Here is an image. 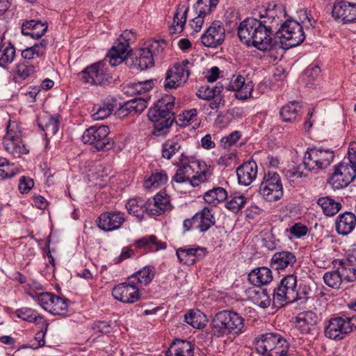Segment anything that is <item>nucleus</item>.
Instances as JSON below:
<instances>
[{
    "mask_svg": "<svg viewBox=\"0 0 356 356\" xmlns=\"http://www.w3.org/2000/svg\"><path fill=\"white\" fill-rule=\"evenodd\" d=\"M212 334L221 337L229 334H239L244 332V319L232 310L217 312L211 323Z\"/></svg>",
    "mask_w": 356,
    "mask_h": 356,
    "instance_id": "obj_2",
    "label": "nucleus"
},
{
    "mask_svg": "<svg viewBox=\"0 0 356 356\" xmlns=\"http://www.w3.org/2000/svg\"><path fill=\"white\" fill-rule=\"evenodd\" d=\"M113 102H116V100H113L112 102H103L101 104L94 105L92 109V117L94 120H104L108 117L114 108Z\"/></svg>",
    "mask_w": 356,
    "mask_h": 356,
    "instance_id": "obj_39",
    "label": "nucleus"
},
{
    "mask_svg": "<svg viewBox=\"0 0 356 356\" xmlns=\"http://www.w3.org/2000/svg\"><path fill=\"white\" fill-rule=\"evenodd\" d=\"M48 312L54 315H60L65 317L67 313L66 300L56 296V298H54Z\"/></svg>",
    "mask_w": 356,
    "mask_h": 356,
    "instance_id": "obj_59",
    "label": "nucleus"
},
{
    "mask_svg": "<svg viewBox=\"0 0 356 356\" xmlns=\"http://www.w3.org/2000/svg\"><path fill=\"white\" fill-rule=\"evenodd\" d=\"M16 316L28 323H33L35 326L49 327V323L36 310L30 307H21L15 311Z\"/></svg>",
    "mask_w": 356,
    "mask_h": 356,
    "instance_id": "obj_21",
    "label": "nucleus"
},
{
    "mask_svg": "<svg viewBox=\"0 0 356 356\" xmlns=\"http://www.w3.org/2000/svg\"><path fill=\"white\" fill-rule=\"evenodd\" d=\"M204 250L205 248L199 246L186 245L178 248L176 254L180 263L192 266L204 256Z\"/></svg>",
    "mask_w": 356,
    "mask_h": 356,
    "instance_id": "obj_17",
    "label": "nucleus"
},
{
    "mask_svg": "<svg viewBox=\"0 0 356 356\" xmlns=\"http://www.w3.org/2000/svg\"><path fill=\"white\" fill-rule=\"evenodd\" d=\"M332 16L334 20L343 24L356 22V2L350 3L345 0H336L332 9Z\"/></svg>",
    "mask_w": 356,
    "mask_h": 356,
    "instance_id": "obj_11",
    "label": "nucleus"
},
{
    "mask_svg": "<svg viewBox=\"0 0 356 356\" xmlns=\"http://www.w3.org/2000/svg\"><path fill=\"white\" fill-rule=\"evenodd\" d=\"M291 298L289 295L282 290V288L278 284L276 288L274 289L273 293V303L278 307H282L286 304L290 303Z\"/></svg>",
    "mask_w": 356,
    "mask_h": 356,
    "instance_id": "obj_60",
    "label": "nucleus"
},
{
    "mask_svg": "<svg viewBox=\"0 0 356 356\" xmlns=\"http://www.w3.org/2000/svg\"><path fill=\"white\" fill-rule=\"evenodd\" d=\"M259 193L268 202H275L280 200L284 194L280 175L271 170L265 172L259 185Z\"/></svg>",
    "mask_w": 356,
    "mask_h": 356,
    "instance_id": "obj_6",
    "label": "nucleus"
},
{
    "mask_svg": "<svg viewBox=\"0 0 356 356\" xmlns=\"http://www.w3.org/2000/svg\"><path fill=\"white\" fill-rule=\"evenodd\" d=\"M250 298L254 302L261 308H267L270 305V298L267 289L261 287L250 288L248 289Z\"/></svg>",
    "mask_w": 356,
    "mask_h": 356,
    "instance_id": "obj_36",
    "label": "nucleus"
},
{
    "mask_svg": "<svg viewBox=\"0 0 356 356\" xmlns=\"http://www.w3.org/2000/svg\"><path fill=\"white\" fill-rule=\"evenodd\" d=\"M147 205L149 216H160L171 209L169 196L161 193H158L152 199H149Z\"/></svg>",
    "mask_w": 356,
    "mask_h": 356,
    "instance_id": "obj_23",
    "label": "nucleus"
},
{
    "mask_svg": "<svg viewBox=\"0 0 356 356\" xmlns=\"http://www.w3.org/2000/svg\"><path fill=\"white\" fill-rule=\"evenodd\" d=\"M238 183L248 186L256 179L257 175V164L254 161L244 162L236 169Z\"/></svg>",
    "mask_w": 356,
    "mask_h": 356,
    "instance_id": "obj_19",
    "label": "nucleus"
},
{
    "mask_svg": "<svg viewBox=\"0 0 356 356\" xmlns=\"http://www.w3.org/2000/svg\"><path fill=\"white\" fill-rule=\"evenodd\" d=\"M2 144L4 149L15 158L29 152L23 140L22 131L15 122H8Z\"/></svg>",
    "mask_w": 356,
    "mask_h": 356,
    "instance_id": "obj_3",
    "label": "nucleus"
},
{
    "mask_svg": "<svg viewBox=\"0 0 356 356\" xmlns=\"http://www.w3.org/2000/svg\"><path fill=\"white\" fill-rule=\"evenodd\" d=\"M286 231L289 232L293 237L300 238L307 234L308 228L305 225L301 222H296L289 229H286Z\"/></svg>",
    "mask_w": 356,
    "mask_h": 356,
    "instance_id": "obj_64",
    "label": "nucleus"
},
{
    "mask_svg": "<svg viewBox=\"0 0 356 356\" xmlns=\"http://www.w3.org/2000/svg\"><path fill=\"white\" fill-rule=\"evenodd\" d=\"M181 150V144L179 140H168L162 145V156L170 160L176 154H181L182 152Z\"/></svg>",
    "mask_w": 356,
    "mask_h": 356,
    "instance_id": "obj_43",
    "label": "nucleus"
},
{
    "mask_svg": "<svg viewBox=\"0 0 356 356\" xmlns=\"http://www.w3.org/2000/svg\"><path fill=\"white\" fill-rule=\"evenodd\" d=\"M270 356H289L293 354L290 343L280 334V339L274 345Z\"/></svg>",
    "mask_w": 356,
    "mask_h": 356,
    "instance_id": "obj_46",
    "label": "nucleus"
},
{
    "mask_svg": "<svg viewBox=\"0 0 356 356\" xmlns=\"http://www.w3.org/2000/svg\"><path fill=\"white\" fill-rule=\"evenodd\" d=\"M319 318L313 311L300 312L296 317V327L302 333L308 334L318 324Z\"/></svg>",
    "mask_w": 356,
    "mask_h": 356,
    "instance_id": "obj_22",
    "label": "nucleus"
},
{
    "mask_svg": "<svg viewBox=\"0 0 356 356\" xmlns=\"http://www.w3.org/2000/svg\"><path fill=\"white\" fill-rule=\"evenodd\" d=\"M47 45L46 40H42L39 43L35 44L31 47H28L22 51V56L24 59L31 60L34 58V56H42L44 54Z\"/></svg>",
    "mask_w": 356,
    "mask_h": 356,
    "instance_id": "obj_51",
    "label": "nucleus"
},
{
    "mask_svg": "<svg viewBox=\"0 0 356 356\" xmlns=\"http://www.w3.org/2000/svg\"><path fill=\"white\" fill-rule=\"evenodd\" d=\"M270 356H289L293 354L290 343L280 334V339L274 345Z\"/></svg>",
    "mask_w": 356,
    "mask_h": 356,
    "instance_id": "obj_47",
    "label": "nucleus"
},
{
    "mask_svg": "<svg viewBox=\"0 0 356 356\" xmlns=\"http://www.w3.org/2000/svg\"><path fill=\"white\" fill-rule=\"evenodd\" d=\"M82 79L92 85H105L111 76L108 72L106 60L99 61L88 66L82 71Z\"/></svg>",
    "mask_w": 356,
    "mask_h": 356,
    "instance_id": "obj_10",
    "label": "nucleus"
},
{
    "mask_svg": "<svg viewBox=\"0 0 356 356\" xmlns=\"http://www.w3.org/2000/svg\"><path fill=\"white\" fill-rule=\"evenodd\" d=\"M136 247L147 252H154L166 249L167 245L165 242L159 240L156 236L150 235L137 240Z\"/></svg>",
    "mask_w": 356,
    "mask_h": 356,
    "instance_id": "obj_29",
    "label": "nucleus"
},
{
    "mask_svg": "<svg viewBox=\"0 0 356 356\" xmlns=\"http://www.w3.org/2000/svg\"><path fill=\"white\" fill-rule=\"evenodd\" d=\"M334 153L329 148H310L305 154L302 164L309 171L318 173L327 168L333 161Z\"/></svg>",
    "mask_w": 356,
    "mask_h": 356,
    "instance_id": "obj_4",
    "label": "nucleus"
},
{
    "mask_svg": "<svg viewBox=\"0 0 356 356\" xmlns=\"http://www.w3.org/2000/svg\"><path fill=\"white\" fill-rule=\"evenodd\" d=\"M193 66V63L185 59L180 63H175L173 67L170 69V74L176 76L180 81L179 83H185L190 76L191 68Z\"/></svg>",
    "mask_w": 356,
    "mask_h": 356,
    "instance_id": "obj_34",
    "label": "nucleus"
},
{
    "mask_svg": "<svg viewBox=\"0 0 356 356\" xmlns=\"http://www.w3.org/2000/svg\"><path fill=\"white\" fill-rule=\"evenodd\" d=\"M135 40L134 33L131 31H124L118 38L106 57L111 66H117L124 60L128 61V56L131 51L129 42Z\"/></svg>",
    "mask_w": 356,
    "mask_h": 356,
    "instance_id": "obj_8",
    "label": "nucleus"
},
{
    "mask_svg": "<svg viewBox=\"0 0 356 356\" xmlns=\"http://www.w3.org/2000/svg\"><path fill=\"white\" fill-rule=\"evenodd\" d=\"M276 35L281 40L282 44L290 48L300 45L305 39L302 25L292 19H288L283 23Z\"/></svg>",
    "mask_w": 356,
    "mask_h": 356,
    "instance_id": "obj_7",
    "label": "nucleus"
},
{
    "mask_svg": "<svg viewBox=\"0 0 356 356\" xmlns=\"http://www.w3.org/2000/svg\"><path fill=\"white\" fill-rule=\"evenodd\" d=\"M112 295L115 299L128 304L136 302L140 298L138 286L131 282H123L114 286Z\"/></svg>",
    "mask_w": 356,
    "mask_h": 356,
    "instance_id": "obj_14",
    "label": "nucleus"
},
{
    "mask_svg": "<svg viewBox=\"0 0 356 356\" xmlns=\"http://www.w3.org/2000/svg\"><path fill=\"white\" fill-rule=\"evenodd\" d=\"M179 164L184 165V169H185V175H186V178L188 179V181H189L191 184V179H194L195 176L194 170H198L200 166V161H190L188 156H186L184 152H181V156H179Z\"/></svg>",
    "mask_w": 356,
    "mask_h": 356,
    "instance_id": "obj_52",
    "label": "nucleus"
},
{
    "mask_svg": "<svg viewBox=\"0 0 356 356\" xmlns=\"http://www.w3.org/2000/svg\"><path fill=\"white\" fill-rule=\"evenodd\" d=\"M219 0H197L195 8L200 15L209 14L218 3Z\"/></svg>",
    "mask_w": 356,
    "mask_h": 356,
    "instance_id": "obj_58",
    "label": "nucleus"
},
{
    "mask_svg": "<svg viewBox=\"0 0 356 356\" xmlns=\"http://www.w3.org/2000/svg\"><path fill=\"white\" fill-rule=\"evenodd\" d=\"M184 320L186 323L197 329L204 327L207 322L206 315L200 310H190L185 314Z\"/></svg>",
    "mask_w": 356,
    "mask_h": 356,
    "instance_id": "obj_38",
    "label": "nucleus"
},
{
    "mask_svg": "<svg viewBox=\"0 0 356 356\" xmlns=\"http://www.w3.org/2000/svg\"><path fill=\"white\" fill-rule=\"evenodd\" d=\"M323 278L325 284L334 289H339L344 281L340 267L337 270L326 272Z\"/></svg>",
    "mask_w": 356,
    "mask_h": 356,
    "instance_id": "obj_42",
    "label": "nucleus"
},
{
    "mask_svg": "<svg viewBox=\"0 0 356 356\" xmlns=\"http://www.w3.org/2000/svg\"><path fill=\"white\" fill-rule=\"evenodd\" d=\"M309 289L306 286H299L294 290L293 298L290 300V303L299 302L300 304L305 303L309 298Z\"/></svg>",
    "mask_w": 356,
    "mask_h": 356,
    "instance_id": "obj_63",
    "label": "nucleus"
},
{
    "mask_svg": "<svg viewBox=\"0 0 356 356\" xmlns=\"http://www.w3.org/2000/svg\"><path fill=\"white\" fill-rule=\"evenodd\" d=\"M126 209L129 214L135 216L138 220H141L144 218L145 213L149 215L147 202H144L139 198L130 199L126 204Z\"/></svg>",
    "mask_w": 356,
    "mask_h": 356,
    "instance_id": "obj_33",
    "label": "nucleus"
},
{
    "mask_svg": "<svg viewBox=\"0 0 356 356\" xmlns=\"http://www.w3.org/2000/svg\"><path fill=\"white\" fill-rule=\"evenodd\" d=\"M108 134V126L94 125L84 131L81 138L84 143L92 145L96 151H106L111 149L114 144Z\"/></svg>",
    "mask_w": 356,
    "mask_h": 356,
    "instance_id": "obj_5",
    "label": "nucleus"
},
{
    "mask_svg": "<svg viewBox=\"0 0 356 356\" xmlns=\"http://www.w3.org/2000/svg\"><path fill=\"white\" fill-rule=\"evenodd\" d=\"M223 89V85L219 82L212 87L208 85H204L200 87L196 95L200 99L209 100L218 96L222 92Z\"/></svg>",
    "mask_w": 356,
    "mask_h": 356,
    "instance_id": "obj_40",
    "label": "nucleus"
},
{
    "mask_svg": "<svg viewBox=\"0 0 356 356\" xmlns=\"http://www.w3.org/2000/svg\"><path fill=\"white\" fill-rule=\"evenodd\" d=\"M227 197V191L223 188L216 187L207 191L204 195V200L209 204L216 205L225 200Z\"/></svg>",
    "mask_w": 356,
    "mask_h": 356,
    "instance_id": "obj_44",
    "label": "nucleus"
},
{
    "mask_svg": "<svg viewBox=\"0 0 356 356\" xmlns=\"http://www.w3.org/2000/svg\"><path fill=\"white\" fill-rule=\"evenodd\" d=\"M15 57V48L10 43L0 46V66L6 67L11 63Z\"/></svg>",
    "mask_w": 356,
    "mask_h": 356,
    "instance_id": "obj_50",
    "label": "nucleus"
},
{
    "mask_svg": "<svg viewBox=\"0 0 356 356\" xmlns=\"http://www.w3.org/2000/svg\"><path fill=\"white\" fill-rule=\"evenodd\" d=\"M194 179H191V185L197 186L200 184L207 181L211 176V172L208 168L207 164L200 161L198 170H195Z\"/></svg>",
    "mask_w": 356,
    "mask_h": 356,
    "instance_id": "obj_55",
    "label": "nucleus"
},
{
    "mask_svg": "<svg viewBox=\"0 0 356 356\" xmlns=\"http://www.w3.org/2000/svg\"><path fill=\"white\" fill-rule=\"evenodd\" d=\"M47 28L46 22L35 19L26 20L22 23V33L38 39L44 35Z\"/></svg>",
    "mask_w": 356,
    "mask_h": 356,
    "instance_id": "obj_26",
    "label": "nucleus"
},
{
    "mask_svg": "<svg viewBox=\"0 0 356 356\" xmlns=\"http://www.w3.org/2000/svg\"><path fill=\"white\" fill-rule=\"evenodd\" d=\"M167 356H194V346L187 340L176 339L166 353Z\"/></svg>",
    "mask_w": 356,
    "mask_h": 356,
    "instance_id": "obj_27",
    "label": "nucleus"
},
{
    "mask_svg": "<svg viewBox=\"0 0 356 356\" xmlns=\"http://www.w3.org/2000/svg\"><path fill=\"white\" fill-rule=\"evenodd\" d=\"M356 225L355 215L349 211H346L338 216L335 227L337 232L343 236L348 235L351 233Z\"/></svg>",
    "mask_w": 356,
    "mask_h": 356,
    "instance_id": "obj_25",
    "label": "nucleus"
},
{
    "mask_svg": "<svg viewBox=\"0 0 356 356\" xmlns=\"http://www.w3.org/2000/svg\"><path fill=\"white\" fill-rule=\"evenodd\" d=\"M36 72V67L29 64L28 61L19 63L16 67L15 79L25 80Z\"/></svg>",
    "mask_w": 356,
    "mask_h": 356,
    "instance_id": "obj_54",
    "label": "nucleus"
},
{
    "mask_svg": "<svg viewBox=\"0 0 356 356\" xmlns=\"http://www.w3.org/2000/svg\"><path fill=\"white\" fill-rule=\"evenodd\" d=\"M279 285L282 288V290L286 293V295L293 298L294 290L297 287V279L294 275H288L283 277Z\"/></svg>",
    "mask_w": 356,
    "mask_h": 356,
    "instance_id": "obj_57",
    "label": "nucleus"
},
{
    "mask_svg": "<svg viewBox=\"0 0 356 356\" xmlns=\"http://www.w3.org/2000/svg\"><path fill=\"white\" fill-rule=\"evenodd\" d=\"M246 198L243 195H235L227 202L226 207L233 213H238L245 205Z\"/></svg>",
    "mask_w": 356,
    "mask_h": 356,
    "instance_id": "obj_61",
    "label": "nucleus"
},
{
    "mask_svg": "<svg viewBox=\"0 0 356 356\" xmlns=\"http://www.w3.org/2000/svg\"><path fill=\"white\" fill-rule=\"evenodd\" d=\"M296 262V257L289 251H281L275 253L270 261V266L275 270L280 271L288 268H292Z\"/></svg>",
    "mask_w": 356,
    "mask_h": 356,
    "instance_id": "obj_24",
    "label": "nucleus"
},
{
    "mask_svg": "<svg viewBox=\"0 0 356 356\" xmlns=\"http://www.w3.org/2000/svg\"><path fill=\"white\" fill-rule=\"evenodd\" d=\"M174 113L165 115L157 111V108H151L148 111V118L154 123V134H161L159 132L165 129L170 127L174 121Z\"/></svg>",
    "mask_w": 356,
    "mask_h": 356,
    "instance_id": "obj_20",
    "label": "nucleus"
},
{
    "mask_svg": "<svg viewBox=\"0 0 356 356\" xmlns=\"http://www.w3.org/2000/svg\"><path fill=\"white\" fill-rule=\"evenodd\" d=\"M270 356H289L293 354L290 343L280 334V339L274 345Z\"/></svg>",
    "mask_w": 356,
    "mask_h": 356,
    "instance_id": "obj_48",
    "label": "nucleus"
},
{
    "mask_svg": "<svg viewBox=\"0 0 356 356\" xmlns=\"http://www.w3.org/2000/svg\"><path fill=\"white\" fill-rule=\"evenodd\" d=\"M280 339V334L266 332L259 335L254 341L257 351L264 356H270L274 345Z\"/></svg>",
    "mask_w": 356,
    "mask_h": 356,
    "instance_id": "obj_18",
    "label": "nucleus"
},
{
    "mask_svg": "<svg viewBox=\"0 0 356 356\" xmlns=\"http://www.w3.org/2000/svg\"><path fill=\"white\" fill-rule=\"evenodd\" d=\"M167 181L168 175L166 172L163 170H161L160 172H153L152 175L145 180L144 186L146 188H156L165 185Z\"/></svg>",
    "mask_w": 356,
    "mask_h": 356,
    "instance_id": "obj_45",
    "label": "nucleus"
},
{
    "mask_svg": "<svg viewBox=\"0 0 356 356\" xmlns=\"http://www.w3.org/2000/svg\"><path fill=\"white\" fill-rule=\"evenodd\" d=\"M225 88L235 92L236 99L245 100L252 96L254 84L252 81H246L242 75H233Z\"/></svg>",
    "mask_w": 356,
    "mask_h": 356,
    "instance_id": "obj_13",
    "label": "nucleus"
},
{
    "mask_svg": "<svg viewBox=\"0 0 356 356\" xmlns=\"http://www.w3.org/2000/svg\"><path fill=\"white\" fill-rule=\"evenodd\" d=\"M175 98L170 95H165L161 99H158L154 106V108H157L162 113L170 115V113H173L172 109L175 106Z\"/></svg>",
    "mask_w": 356,
    "mask_h": 356,
    "instance_id": "obj_53",
    "label": "nucleus"
},
{
    "mask_svg": "<svg viewBox=\"0 0 356 356\" xmlns=\"http://www.w3.org/2000/svg\"><path fill=\"white\" fill-rule=\"evenodd\" d=\"M188 8H178L173 17V25L170 27L172 33L181 32L186 22Z\"/></svg>",
    "mask_w": 356,
    "mask_h": 356,
    "instance_id": "obj_49",
    "label": "nucleus"
},
{
    "mask_svg": "<svg viewBox=\"0 0 356 356\" xmlns=\"http://www.w3.org/2000/svg\"><path fill=\"white\" fill-rule=\"evenodd\" d=\"M301 106L297 102H291L282 107L280 115L284 122H296L300 119Z\"/></svg>",
    "mask_w": 356,
    "mask_h": 356,
    "instance_id": "obj_35",
    "label": "nucleus"
},
{
    "mask_svg": "<svg viewBox=\"0 0 356 356\" xmlns=\"http://www.w3.org/2000/svg\"><path fill=\"white\" fill-rule=\"evenodd\" d=\"M225 30L220 22H214L207 29L201 37V42L204 46L216 48L220 46L225 40Z\"/></svg>",
    "mask_w": 356,
    "mask_h": 356,
    "instance_id": "obj_16",
    "label": "nucleus"
},
{
    "mask_svg": "<svg viewBox=\"0 0 356 356\" xmlns=\"http://www.w3.org/2000/svg\"><path fill=\"white\" fill-rule=\"evenodd\" d=\"M197 225L195 228L201 232H205L214 225L216 220L211 209L204 207L195 214Z\"/></svg>",
    "mask_w": 356,
    "mask_h": 356,
    "instance_id": "obj_31",
    "label": "nucleus"
},
{
    "mask_svg": "<svg viewBox=\"0 0 356 356\" xmlns=\"http://www.w3.org/2000/svg\"><path fill=\"white\" fill-rule=\"evenodd\" d=\"M274 21L268 15H260V19L248 17L238 26V36L240 40L248 46L266 51H273L271 42L274 35Z\"/></svg>",
    "mask_w": 356,
    "mask_h": 356,
    "instance_id": "obj_1",
    "label": "nucleus"
},
{
    "mask_svg": "<svg viewBox=\"0 0 356 356\" xmlns=\"http://www.w3.org/2000/svg\"><path fill=\"white\" fill-rule=\"evenodd\" d=\"M125 221V215L119 211L102 213L97 218L98 227L104 232H112L120 229Z\"/></svg>",
    "mask_w": 356,
    "mask_h": 356,
    "instance_id": "obj_15",
    "label": "nucleus"
},
{
    "mask_svg": "<svg viewBox=\"0 0 356 356\" xmlns=\"http://www.w3.org/2000/svg\"><path fill=\"white\" fill-rule=\"evenodd\" d=\"M355 328L356 317H333L330 318L325 328V335L331 339H342Z\"/></svg>",
    "mask_w": 356,
    "mask_h": 356,
    "instance_id": "obj_9",
    "label": "nucleus"
},
{
    "mask_svg": "<svg viewBox=\"0 0 356 356\" xmlns=\"http://www.w3.org/2000/svg\"><path fill=\"white\" fill-rule=\"evenodd\" d=\"M317 204L321 207L323 213L327 216H334L341 209V204L339 202H336L328 196L318 198Z\"/></svg>",
    "mask_w": 356,
    "mask_h": 356,
    "instance_id": "obj_37",
    "label": "nucleus"
},
{
    "mask_svg": "<svg viewBox=\"0 0 356 356\" xmlns=\"http://www.w3.org/2000/svg\"><path fill=\"white\" fill-rule=\"evenodd\" d=\"M38 126L44 131L45 136H54L58 130L59 122L57 118L52 116H47L39 120Z\"/></svg>",
    "mask_w": 356,
    "mask_h": 356,
    "instance_id": "obj_41",
    "label": "nucleus"
},
{
    "mask_svg": "<svg viewBox=\"0 0 356 356\" xmlns=\"http://www.w3.org/2000/svg\"><path fill=\"white\" fill-rule=\"evenodd\" d=\"M356 177V168L350 163L342 162L335 166L330 178V183L334 188H340L348 186Z\"/></svg>",
    "mask_w": 356,
    "mask_h": 356,
    "instance_id": "obj_12",
    "label": "nucleus"
},
{
    "mask_svg": "<svg viewBox=\"0 0 356 356\" xmlns=\"http://www.w3.org/2000/svg\"><path fill=\"white\" fill-rule=\"evenodd\" d=\"M248 280L258 287L268 284L273 280L272 271L265 266L256 268L248 274Z\"/></svg>",
    "mask_w": 356,
    "mask_h": 356,
    "instance_id": "obj_28",
    "label": "nucleus"
},
{
    "mask_svg": "<svg viewBox=\"0 0 356 356\" xmlns=\"http://www.w3.org/2000/svg\"><path fill=\"white\" fill-rule=\"evenodd\" d=\"M154 275L155 271L153 267L145 266L134 273L131 277H136L139 284L147 286L153 280Z\"/></svg>",
    "mask_w": 356,
    "mask_h": 356,
    "instance_id": "obj_56",
    "label": "nucleus"
},
{
    "mask_svg": "<svg viewBox=\"0 0 356 356\" xmlns=\"http://www.w3.org/2000/svg\"><path fill=\"white\" fill-rule=\"evenodd\" d=\"M130 59L132 62L131 66L137 70H145L154 65V58L151 51L145 48L139 49L138 54L134 58L130 56Z\"/></svg>",
    "mask_w": 356,
    "mask_h": 356,
    "instance_id": "obj_30",
    "label": "nucleus"
},
{
    "mask_svg": "<svg viewBox=\"0 0 356 356\" xmlns=\"http://www.w3.org/2000/svg\"><path fill=\"white\" fill-rule=\"evenodd\" d=\"M147 108V102L143 98H134L126 102L120 106L118 114L120 116L125 117L129 113H140Z\"/></svg>",
    "mask_w": 356,
    "mask_h": 356,
    "instance_id": "obj_32",
    "label": "nucleus"
},
{
    "mask_svg": "<svg viewBox=\"0 0 356 356\" xmlns=\"http://www.w3.org/2000/svg\"><path fill=\"white\" fill-rule=\"evenodd\" d=\"M55 294L49 292L39 293L35 301L46 311H49L52 302L56 298Z\"/></svg>",
    "mask_w": 356,
    "mask_h": 356,
    "instance_id": "obj_62",
    "label": "nucleus"
}]
</instances>
